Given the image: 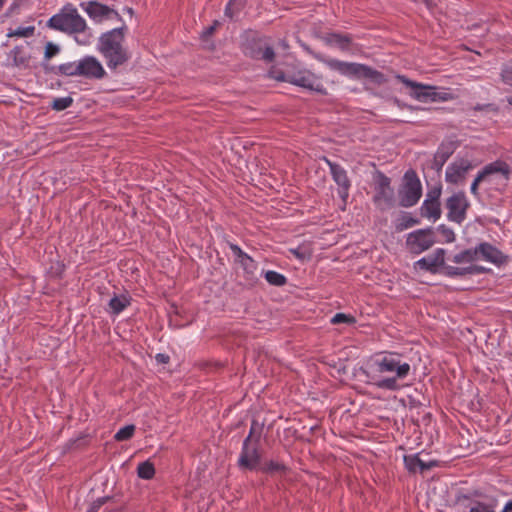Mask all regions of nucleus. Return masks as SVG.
Here are the masks:
<instances>
[{"label": "nucleus", "mask_w": 512, "mask_h": 512, "mask_svg": "<svg viewBox=\"0 0 512 512\" xmlns=\"http://www.w3.org/2000/svg\"><path fill=\"white\" fill-rule=\"evenodd\" d=\"M375 374L372 384L379 389L396 391L401 388L400 380L405 379L411 370L410 364L397 353H384L373 362Z\"/></svg>", "instance_id": "obj_1"}, {"label": "nucleus", "mask_w": 512, "mask_h": 512, "mask_svg": "<svg viewBox=\"0 0 512 512\" xmlns=\"http://www.w3.org/2000/svg\"><path fill=\"white\" fill-rule=\"evenodd\" d=\"M124 29V27L112 29L99 38L98 50L112 70L129 60V54L123 47Z\"/></svg>", "instance_id": "obj_2"}, {"label": "nucleus", "mask_w": 512, "mask_h": 512, "mask_svg": "<svg viewBox=\"0 0 512 512\" xmlns=\"http://www.w3.org/2000/svg\"><path fill=\"white\" fill-rule=\"evenodd\" d=\"M46 26L68 35L83 33L88 28L86 20L71 3H67L57 14L53 15L47 21Z\"/></svg>", "instance_id": "obj_3"}, {"label": "nucleus", "mask_w": 512, "mask_h": 512, "mask_svg": "<svg viewBox=\"0 0 512 512\" xmlns=\"http://www.w3.org/2000/svg\"><path fill=\"white\" fill-rule=\"evenodd\" d=\"M316 58L322 61L331 70H335L342 75L356 77L359 79L366 78L378 85H381L386 81L384 75L381 72L363 64L349 63L337 59L325 58L321 55H316Z\"/></svg>", "instance_id": "obj_4"}, {"label": "nucleus", "mask_w": 512, "mask_h": 512, "mask_svg": "<svg viewBox=\"0 0 512 512\" xmlns=\"http://www.w3.org/2000/svg\"><path fill=\"white\" fill-rule=\"evenodd\" d=\"M57 74L69 77H84L86 79H102L106 72L100 61L94 56H85L79 61L68 62L57 67Z\"/></svg>", "instance_id": "obj_5"}, {"label": "nucleus", "mask_w": 512, "mask_h": 512, "mask_svg": "<svg viewBox=\"0 0 512 512\" xmlns=\"http://www.w3.org/2000/svg\"><path fill=\"white\" fill-rule=\"evenodd\" d=\"M397 79L407 87L411 88L410 96L423 102H446L454 100L456 96L449 89L436 90V87L424 85L408 79L403 75H397Z\"/></svg>", "instance_id": "obj_6"}, {"label": "nucleus", "mask_w": 512, "mask_h": 512, "mask_svg": "<svg viewBox=\"0 0 512 512\" xmlns=\"http://www.w3.org/2000/svg\"><path fill=\"white\" fill-rule=\"evenodd\" d=\"M399 205L409 208L418 203L422 196V185L417 173L409 169L404 173L402 184L398 190Z\"/></svg>", "instance_id": "obj_7"}, {"label": "nucleus", "mask_w": 512, "mask_h": 512, "mask_svg": "<svg viewBox=\"0 0 512 512\" xmlns=\"http://www.w3.org/2000/svg\"><path fill=\"white\" fill-rule=\"evenodd\" d=\"M375 190L376 192L373 197V201L380 210L385 211L394 207V190L391 187V180L389 177L380 173Z\"/></svg>", "instance_id": "obj_8"}, {"label": "nucleus", "mask_w": 512, "mask_h": 512, "mask_svg": "<svg viewBox=\"0 0 512 512\" xmlns=\"http://www.w3.org/2000/svg\"><path fill=\"white\" fill-rule=\"evenodd\" d=\"M435 243L432 228L418 229L407 235L406 246L412 254H420L430 249Z\"/></svg>", "instance_id": "obj_9"}, {"label": "nucleus", "mask_w": 512, "mask_h": 512, "mask_svg": "<svg viewBox=\"0 0 512 512\" xmlns=\"http://www.w3.org/2000/svg\"><path fill=\"white\" fill-rule=\"evenodd\" d=\"M277 79L311 91L324 93L323 86L319 79L313 73L307 70H299L293 73L282 74L281 76L277 77Z\"/></svg>", "instance_id": "obj_10"}, {"label": "nucleus", "mask_w": 512, "mask_h": 512, "mask_svg": "<svg viewBox=\"0 0 512 512\" xmlns=\"http://www.w3.org/2000/svg\"><path fill=\"white\" fill-rule=\"evenodd\" d=\"M470 203L464 192L454 193L446 200L447 217L450 221L461 224L466 218Z\"/></svg>", "instance_id": "obj_11"}, {"label": "nucleus", "mask_w": 512, "mask_h": 512, "mask_svg": "<svg viewBox=\"0 0 512 512\" xmlns=\"http://www.w3.org/2000/svg\"><path fill=\"white\" fill-rule=\"evenodd\" d=\"M490 170L487 178L483 179L488 185L506 186L509 180L511 169L509 165L501 160L494 161L484 166L482 170Z\"/></svg>", "instance_id": "obj_12"}, {"label": "nucleus", "mask_w": 512, "mask_h": 512, "mask_svg": "<svg viewBox=\"0 0 512 512\" xmlns=\"http://www.w3.org/2000/svg\"><path fill=\"white\" fill-rule=\"evenodd\" d=\"M260 461L259 444L243 442L238 459V466L241 469L253 471L259 469Z\"/></svg>", "instance_id": "obj_13"}, {"label": "nucleus", "mask_w": 512, "mask_h": 512, "mask_svg": "<svg viewBox=\"0 0 512 512\" xmlns=\"http://www.w3.org/2000/svg\"><path fill=\"white\" fill-rule=\"evenodd\" d=\"M326 162L330 168V172L333 180L338 185V194L343 202H346L349 196V189L351 186L350 180L347 176L346 170L341 167L339 164L331 162L326 159Z\"/></svg>", "instance_id": "obj_14"}, {"label": "nucleus", "mask_w": 512, "mask_h": 512, "mask_svg": "<svg viewBox=\"0 0 512 512\" xmlns=\"http://www.w3.org/2000/svg\"><path fill=\"white\" fill-rule=\"evenodd\" d=\"M473 168L467 159H460L448 165L445 172V180L451 184H458L465 180L466 174Z\"/></svg>", "instance_id": "obj_15"}, {"label": "nucleus", "mask_w": 512, "mask_h": 512, "mask_svg": "<svg viewBox=\"0 0 512 512\" xmlns=\"http://www.w3.org/2000/svg\"><path fill=\"white\" fill-rule=\"evenodd\" d=\"M479 260L501 265L507 261V257L495 246L488 242H482L477 245Z\"/></svg>", "instance_id": "obj_16"}, {"label": "nucleus", "mask_w": 512, "mask_h": 512, "mask_svg": "<svg viewBox=\"0 0 512 512\" xmlns=\"http://www.w3.org/2000/svg\"><path fill=\"white\" fill-rule=\"evenodd\" d=\"M444 255L445 250L438 248L433 254L419 259L415 263V266L426 271L434 272L437 267L444 265Z\"/></svg>", "instance_id": "obj_17"}, {"label": "nucleus", "mask_w": 512, "mask_h": 512, "mask_svg": "<svg viewBox=\"0 0 512 512\" xmlns=\"http://www.w3.org/2000/svg\"><path fill=\"white\" fill-rule=\"evenodd\" d=\"M81 7L86 11L89 17L98 21L102 20L103 18H109L112 14L117 15V12L110 9L108 6L95 1L81 3Z\"/></svg>", "instance_id": "obj_18"}, {"label": "nucleus", "mask_w": 512, "mask_h": 512, "mask_svg": "<svg viewBox=\"0 0 512 512\" xmlns=\"http://www.w3.org/2000/svg\"><path fill=\"white\" fill-rule=\"evenodd\" d=\"M445 274L449 277H464L466 275H475L484 273L486 269L478 265H470L467 267L445 266Z\"/></svg>", "instance_id": "obj_19"}, {"label": "nucleus", "mask_w": 512, "mask_h": 512, "mask_svg": "<svg viewBox=\"0 0 512 512\" xmlns=\"http://www.w3.org/2000/svg\"><path fill=\"white\" fill-rule=\"evenodd\" d=\"M404 463H405L406 468L410 472H416L418 470L423 472L425 470H429L434 465L433 462L426 463V462L422 461L418 457V455H408V456H405L404 457Z\"/></svg>", "instance_id": "obj_20"}, {"label": "nucleus", "mask_w": 512, "mask_h": 512, "mask_svg": "<svg viewBox=\"0 0 512 512\" xmlns=\"http://www.w3.org/2000/svg\"><path fill=\"white\" fill-rule=\"evenodd\" d=\"M421 215L423 217L438 220L441 216V205L439 201H424L421 208Z\"/></svg>", "instance_id": "obj_21"}, {"label": "nucleus", "mask_w": 512, "mask_h": 512, "mask_svg": "<svg viewBox=\"0 0 512 512\" xmlns=\"http://www.w3.org/2000/svg\"><path fill=\"white\" fill-rule=\"evenodd\" d=\"M478 260H479V258H478L477 246L474 248H469V249L463 250V251L455 254L452 258V261L455 264L473 263Z\"/></svg>", "instance_id": "obj_22"}, {"label": "nucleus", "mask_w": 512, "mask_h": 512, "mask_svg": "<svg viewBox=\"0 0 512 512\" xmlns=\"http://www.w3.org/2000/svg\"><path fill=\"white\" fill-rule=\"evenodd\" d=\"M238 263L246 274V280L254 282L257 279L255 275L257 268L256 262L248 255L247 257H244V259H239Z\"/></svg>", "instance_id": "obj_23"}, {"label": "nucleus", "mask_w": 512, "mask_h": 512, "mask_svg": "<svg viewBox=\"0 0 512 512\" xmlns=\"http://www.w3.org/2000/svg\"><path fill=\"white\" fill-rule=\"evenodd\" d=\"M130 304V300L125 295L114 296L110 299L108 306L109 312L113 314H119L122 312L128 305Z\"/></svg>", "instance_id": "obj_24"}, {"label": "nucleus", "mask_w": 512, "mask_h": 512, "mask_svg": "<svg viewBox=\"0 0 512 512\" xmlns=\"http://www.w3.org/2000/svg\"><path fill=\"white\" fill-rule=\"evenodd\" d=\"M325 40L327 44L337 46L342 50L347 49V47L351 43V38L348 35H342L337 33L328 34Z\"/></svg>", "instance_id": "obj_25"}, {"label": "nucleus", "mask_w": 512, "mask_h": 512, "mask_svg": "<svg viewBox=\"0 0 512 512\" xmlns=\"http://www.w3.org/2000/svg\"><path fill=\"white\" fill-rule=\"evenodd\" d=\"M9 57L12 58V65L15 67L26 66L29 61V58L25 55L23 48L20 46L14 47L10 51Z\"/></svg>", "instance_id": "obj_26"}, {"label": "nucleus", "mask_w": 512, "mask_h": 512, "mask_svg": "<svg viewBox=\"0 0 512 512\" xmlns=\"http://www.w3.org/2000/svg\"><path fill=\"white\" fill-rule=\"evenodd\" d=\"M261 434H262V425H260L256 420H254L251 424L249 434L244 439L243 442L259 444Z\"/></svg>", "instance_id": "obj_27"}, {"label": "nucleus", "mask_w": 512, "mask_h": 512, "mask_svg": "<svg viewBox=\"0 0 512 512\" xmlns=\"http://www.w3.org/2000/svg\"><path fill=\"white\" fill-rule=\"evenodd\" d=\"M137 474L140 478L149 480L155 474V468L149 461L142 462L138 465Z\"/></svg>", "instance_id": "obj_28"}, {"label": "nucleus", "mask_w": 512, "mask_h": 512, "mask_svg": "<svg viewBox=\"0 0 512 512\" xmlns=\"http://www.w3.org/2000/svg\"><path fill=\"white\" fill-rule=\"evenodd\" d=\"M266 281L274 286H283L286 284V277L276 271L269 270L264 275Z\"/></svg>", "instance_id": "obj_29"}, {"label": "nucleus", "mask_w": 512, "mask_h": 512, "mask_svg": "<svg viewBox=\"0 0 512 512\" xmlns=\"http://www.w3.org/2000/svg\"><path fill=\"white\" fill-rule=\"evenodd\" d=\"M34 32H35L34 26L18 27L17 29H14V30L10 29L7 33V37H9V38H12V37L28 38V37H32L34 35Z\"/></svg>", "instance_id": "obj_30"}, {"label": "nucleus", "mask_w": 512, "mask_h": 512, "mask_svg": "<svg viewBox=\"0 0 512 512\" xmlns=\"http://www.w3.org/2000/svg\"><path fill=\"white\" fill-rule=\"evenodd\" d=\"M253 57L262 59L266 62H271L274 60L275 53L272 47L265 46V47H259L257 51L254 52Z\"/></svg>", "instance_id": "obj_31"}, {"label": "nucleus", "mask_w": 512, "mask_h": 512, "mask_svg": "<svg viewBox=\"0 0 512 512\" xmlns=\"http://www.w3.org/2000/svg\"><path fill=\"white\" fill-rule=\"evenodd\" d=\"M259 469L265 473H283L286 467L279 462L271 460L260 466Z\"/></svg>", "instance_id": "obj_32"}, {"label": "nucleus", "mask_w": 512, "mask_h": 512, "mask_svg": "<svg viewBox=\"0 0 512 512\" xmlns=\"http://www.w3.org/2000/svg\"><path fill=\"white\" fill-rule=\"evenodd\" d=\"M73 103V99L70 96L55 98L52 101L51 107L56 111H62L69 108Z\"/></svg>", "instance_id": "obj_33"}, {"label": "nucleus", "mask_w": 512, "mask_h": 512, "mask_svg": "<svg viewBox=\"0 0 512 512\" xmlns=\"http://www.w3.org/2000/svg\"><path fill=\"white\" fill-rule=\"evenodd\" d=\"M134 432V425H126L118 430V432L114 435V438L117 441H125L130 439L133 436Z\"/></svg>", "instance_id": "obj_34"}, {"label": "nucleus", "mask_w": 512, "mask_h": 512, "mask_svg": "<svg viewBox=\"0 0 512 512\" xmlns=\"http://www.w3.org/2000/svg\"><path fill=\"white\" fill-rule=\"evenodd\" d=\"M419 224V220L416 218H413L409 215H404L400 219L399 223L397 224L396 228L398 231H403L405 229L411 228L415 225Z\"/></svg>", "instance_id": "obj_35"}, {"label": "nucleus", "mask_w": 512, "mask_h": 512, "mask_svg": "<svg viewBox=\"0 0 512 512\" xmlns=\"http://www.w3.org/2000/svg\"><path fill=\"white\" fill-rule=\"evenodd\" d=\"M490 173V170H481L478 175L476 176V178L474 179V181L472 182L471 184V188H470V191L471 193L475 196V197H478L479 196V193H478V186L480 183H484L483 182V179L487 178V175Z\"/></svg>", "instance_id": "obj_36"}, {"label": "nucleus", "mask_w": 512, "mask_h": 512, "mask_svg": "<svg viewBox=\"0 0 512 512\" xmlns=\"http://www.w3.org/2000/svg\"><path fill=\"white\" fill-rule=\"evenodd\" d=\"M501 81L512 88V63L505 64L501 69Z\"/></svg>", "instance_id": "obj_37"}, {"label": "nucleus", "mask_w": 512, "mask_h": 512, "mask_svg": "<svg viewBox=\"0 0 512 512\" xmlns=\"http://www.w3.org/2000/svg\"><path fill=\"white\" fill-rule=\"evenodd\" d=\"M354 322H355V318L353 316H350V315H347L344 313H337L331 319L332 324H341V323L352 324Z\"/></svg>", "instance_id": "obj_38"}, {"label": "nucleus", "mask_w": 512, "mask_h": 512, "mask_svg": "<svg viewBox=\"0 0 512 512\" xmlns=\"http://www.w3.org/2000/svg\"><path fill=\"white\" fill-rule=\"evenodd\" d=\"M450 154L451 153L448 151L444 152V151L439 150L434 157V165L438 169H440L444 165V163L447 161V159L450 157Z\"/></svg>", "instance_id": "obj_39"}, {"label": "nucleus", "mask_w": 512, "mask_h": 512, "mask_svg": "<svg viewBox=\"0 0 512 512\" xmlns=\"http://www.w3.org/2000/svg\"><path fill=\"white\" fill-rule=\"evenodd\" d=\"M438 231L443 236L445 242L451 243L455 240V234H454L453 230L450 229L449 227H447L445 225H440L438 227Z\"/></svg>", "instance_id": "obj_40"}, {"label": "nucleus", "mask_w": 512, "mask_h": 512, "mask_svg": "<svg viewBox=\"0 0 512 512\" xmlns=\"http://www.w3.org/2000/svg\"><path fill=\"white\" fill-rule=\"evenodd\" d=\"M59 51H60V48L58 45H56L52 42H48L45 46L44 57L46 59H51L52 57L57 55L59 53Z\"/></svg>", "instance_id": "obj_41"}, {"label": "nucleus", "mask_w": 512, "mask_h": 512, "mask_svg": "<svg viewBox=\"0 0 512 512\" xmlns=\"http://www.w3.org/2000/svg\"><path fill=\"white\" fill-rule=\"evenodd\" d=\"M469 512H494L493 506L477 502L475 506L471 507Z\"/></svg>", "instance_id": "obj_42"}, {"label": "nucleus", "mask_w": 512, "mask_h": 512, "mask_svg": "<svg viewBox=\"0 0 512 512\" xmlns=\"http://www.w3.org/2000/svg\"><path fill=\"white\" fill-rule=\"evenodd\" d=\"M441 196V187H434L433 189L429 190L426 199L424 201H439V198Z\"/></svg>", "instance_id": "obj_43"}, {"label": "nucleus", "mask_w": 512, "mask_h": 512, "mask_svg": "<svg viewBox=\"0 0 512 512\" xmlns=\"http://www.w3.org/2000/svg\"><path fill=\"white\" fill-rule=\"evenodd\" d=\"M231 251L233 252L234 256L237 258V262L239 259H244V257H247L248 254H246L238 245L236 244H230L229 245Z\"/></svg>", "instance_id": "obj_44"}, {"label": "nucleus", "mask_w": 512, "mask_h": 512, "mask_svg": "<svg viewBox=\"0 0 512 512\" xmlns=\"http://www.w3.org/2000/svg\"><path fill=\"white\" fill-rule=\"evenodd\" d=\"M218 25H219V22L214 21V23L211 26L204 29V31L201 33V38L204 41L207 40L214 33V31L216 30V27Z\"/></svg>", "instance_id": "obj_45"}, {"label": "nucleus", "mask_w": 512, "mask_h": 512, "mask_svg": "<svg viewBox=\"0 0 512 512\" xmlns=\"http://www.w3.org/2000/svg\"><path fill=\"white\" fill-rule=\"evenodd\" d=\"M245 0H230L226 6L225 14L232 17V6L236 5L238 8L244 4Z\"/></svg>", "instance_id": "obj_46"}, {"label": "nucleus", "mask_w": 512, "mask_h": 512, "mask_svg": "<svg viewBox=\"0 0 512 512\" xmlns=\"http://www.w3.org/2000/svg\"><path fill=\"white\" fill-rule=\"evenodd\" d=\"M108 500L107 497L99 498L98 500L94 501L90 508L87 510V512H97L99 508Z\"/></svg>", "instance_id": "obj_47"}, {"label": "nucleus", "mask_w": 512, "mask_h": 512, "mask_svg": "<svg viewBox=\"0 0 512 512\" xmlns=\"http://www.w3.org/2000/svg\"><path fill=\"white\" fill-rule=\"evenodd\" d=\"M290 252L295 255L298 259L304 260L308 257L307 253L302 248L290 249Z\"/></svg>", "instance_id": "obj_48"}, {"label": "nucleus", "mask_w": 512, "mask_h": 512, "mask_svg": "<svg viewBox=\"0 0 512 512\" xmlns=\"http://www.w3.org/2000/svg\"><path fill=\"white\" fill-rule=\"evenodd\" d=\"M156 360L159 363L166 364L169 361V356L165 355V354L159 353V354L156 355Z\"/></svg>", "instance_id": "obj_49"}, {"label": "nucleus", "mask_w": 512, "mask_h": 512, "mask_svg": "<svg viewBox=\"0 0 512 512\" xmlns=\"http://www.w3.org/2000/svg\"><path fill=\"white\" fill-rule=\"evenodd\" d=\"M502 512H512V500L508 501Z\"/></svg>", "instance_id": "obj_50"}, {"label": "nucleus", "mask_w": 512, "mask_h": 512, "mask_svg": "<svg viewBox=\"0 0 512 512\" xmlns=\"http://www.w3.org/2000/svg\"><path fill=\"white\" fill-rule=\"evenodd\" d=\"M7 0H0V11L3 9V7L5 6Z\"/></svg>", "instance_id": "obj_51"}, {"label": "nucleus", "mask_w": 512, "mask_h": 512, "mask_svg": "<svg viewBox=\"0 0 512 512\" xmlns=\"http://www.w3.org/2000/svg\"><path fill=\"white\" fill-rule=\"evenodd\" d=\"M507 102H508L510 105H512V97H508V98H507Z\"/></svg>", "instance_id": "obj_52"}, {"label": "nucleus", "mask_w": 512, "mask_h": 512, "mask_svg": "<svg viewBox=\"0 0 512 512\" xmlns=\"http://www.w3.org/2000/svg\"><path fill=\"white\" fill-rule=\"evenodd\" d=\"M282 46H283L284 48H287V47H288V45H287L284 41L282 42Z\"/></svg>", "instance_id": "obj_53"}]
</instances>
